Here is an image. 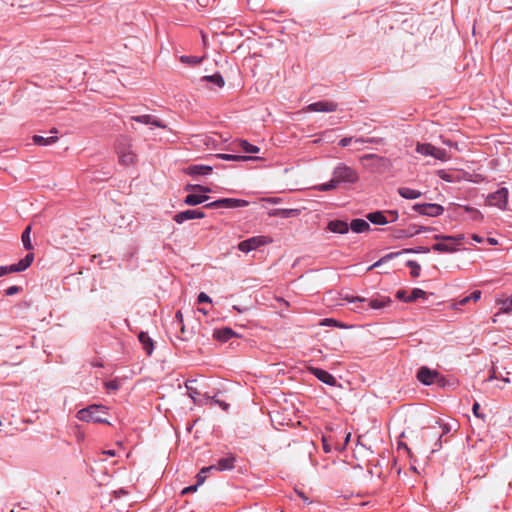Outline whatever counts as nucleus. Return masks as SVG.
<instances>
[{
    "mask_svg": "<svg viewBox=\"0 0 512 512\" xmlns=\"http://www.w3.org/2000/svg\"><path fill=\"white\" fill-rule=\"evenodd\" d=\"M358 172L346 165L345 163H338L332 172V178L327 183H322L313 187L314 190L324 192L336 189L342 183L354 184L358 182Z\"/></svg>",
    "mask_w": 512,
    "mask_h": 512,
    "instance_id": "f257e3e1",
    "label": "nucleus"
},
{
    "mask_svg": "<svg viewBox=\"0 0 512 512\" xmlns=\"http://www.w3.org/2000/svg\"><path fill=\"white\" fill-rule=\"evenodd\" d=\"M434 239L438 241L432 246L434 251L441 253H454L458 250V246L464 240V235H435Z\"/></svg>",
    "mask_w": 512,
    "mask_h": 512,
    "instance_id": "f03ea898",
    "label": "nucleus"
},
{
    "mask_svg": "<svg viewBox=\"0 0 512 512\" xmlns=\"http://www.w3.org/2000/svg\"><path fill=\"white\" fill-rule=\"evenodd\" d=\"M107 414V407L104 405L93 404L86 408H83L77 412L76 417L80 421L84 422H95V423H107V419L104 415Z\"/></svg>",
    "mask_w": 512,
    "mask_h": 512,
    "instance_id": "7ed1b4c3",
    "label": "nucleus"
},
{
    "mask_svg": "<svg viewBox=\"0 0 512 512\" xmlns=\"http://www.w3.org/2000/svg\"><path fill=\"white\" fill-rule=\"evenodd\" d=\"M119 163L124 166H131L136 163L137 156L132 150L131 140L127 137H120L115 145Z\"/></svg>",
    "mask_w": 512,
    "mask_h": 512,
    "instance_id": "20e7f679",
    "label": "nucleus"
},
{
    "mask_svg": "<svg viewBox=\"0 0 512 512\" xmlns=\"http://www.w3.org/2000/svg\"><path fill=\"white\" fill-rule=\"evenodd\" d=\"M186 190H196L198 192H201L203 194H188L185 199L184 203L190 206L199 205L205 201L208 200V196L205 195V193L211 192V190L208 187L202 186V185H188L186 187Z\"/></svg>",
    "mask_w": 512,
    "mask_h": 512,
    "instance_id": "39448f33",
    "label": "nucleus"
},
{
    "mask_svg": "<svg viewBox=\"0 0 512 512\" xmlns=\"http://www.w3.org/2000/svg\"><path fill=\"white\" fill-rule=\"evenodd\" d=\"M272 239L268 236H254L238 244V249L242 252L248 253L257 249L260 246L270 244Z\"/></svg>",
    "mask_w": 512,
    "mask_h": 512,
    "instance_id": "423d86ee",
    "label": "nucleus"
},
{
    "mask_svg": "<svg viewBox=\"0 0 512 512\" xmlns=\"http://www.w3.org/2000/svg\"><path fill=\"white\" fill-rule=\"evenodd\" d=\"M33 260H34V254L28 253L18 263H15V264H12L9 266H0V277L7 275L9 273L25 271L32 264Z\"/></svg>",
    "mask_w": 512,
    "mask_h": 512,
    "instance_id": "0eeeda50",
    "label": "nucleus"
},
{
    "mask_svg": "<svg viewBox=\"0 0 512 512\" xmlns=\"http://www.w3.org/2000/svg\"><path fill=\"white\" fill-rule=\"evenodd\" d=\"M412 209L420 215L429 217H437L444 212V207L436 203L415 204Z\"/></svg>",
    "mask_w": 512,
    "mask_h": 512,
    "instance_id": "6e6552de",
    "label": "nucleus"
},
{
    "mask_svg": "<svg viewBox=\"0 0 512 512\" xmlns=\"http://www.w3.org/2000/svg\"><path fill=\"white\" fill-rule=\"evenodd\" d=\"M416 151L424 156H432V157L442 160V161H445L448 159L447 153L445 150L436 148L431 144L418 143L416 146Z\"/></svg>",
    "mask_w": 512,
    "mask_h": 512,
    "instance_id": "1a4fd4ad",
    "label": "nucleus"
},
{
    "mask_svg": "<svg viewBox=\"0 0 512 512\" xmlns=\"http://www.w3.org/2000/svg\"><path fill=\"white\" fill-rule=\"evenodd\" d=\"M249 205V202L244 199L237 198H222L219 200H215L206 205L208 208H238V207H246Z\"/></svg>",
    "mask_w": 512,
    "mask_h": 512,
    "instance_id": "9d476101",
    "label": "nucleus"
},
{
    "mask_svg": "<svg viewBox=\"0 0 512 512\" xmlns=\"http://www.w3.org/2000/svg\"><path fill=\"white\" fill-rule=\"evenodd\" d=\"M508 200V190L502 188L488 196V204L491 206L498 207L499 209H505Z\"/></svg>",
    "mask_w": 512,
    "mask_h": 512,
    "instance_id": "9b49d317",
    "label": "nucleus"
},
{
    "mask_svg": "<svg viewBox=\"0 0 512 512\" xmlns=\"http://www.w3.org/2000/svg\"><path fill=\"white\" fill-rule=\"evenodd\" d=\"M360 161L365 168L371 169L372 171L386 162L385 158L376 154H366L360 158Z\"/></svg>",
    "mask_w": 512,
    "mask_h": 512,
    "instance_id": "f8f14e48",
    "label": "nucleus"
},
{
    "mask_svg": "<svg viewBox=\"0 0 512 512\" xmlns=\"http://www.w3.org/2000/svg\"><path fill=\"white\" fill-rule=\"evenodd\" d=\"M235 457L227 456L218 460L216 465L204 467V471H227L234 468Z\"/></svg>",
    "mask_w": 512,
    "mask_h": 512,
    "instance_id": "ddd939ff",
    "label": "nucleus"
},
{
    "mask_svg": "<svg viewBox=\"0 0 512 512\" xmlns=\"http://www.w3.org/2000/svg\"><path fill=\"white\" fill-rule=\"evenodd\" d=\"M204 216L205 214L200 210L189 209L175 214L173 219L176 223L182 224L188 220L204 218Z\"/></svg>",
    "mask_w": 512,
    "mask_h": 512,
    "instance_id": "4468645a",
    "label": "nucleus"
},
{
    "mask_svg": "<svg viewBox=\"0 0 512 512\" xmlns=\"http://www.w3.org/2000/svg\"><path fill=\"white\" fill-rule=\"evenodd\" d=\"M438 373L427 367H421L417 373V379L424 385H431L434 383Z\"/></svg>",
    "mask_w": 512,
    "mask_h": 512,
    "instance_id": "2eb2a0df",
    "label": "nucleus"
},
{
    "mask_svg": "<svg viewBox=\"0 0 512 512\" xmlns=\"http://www.w3.org/2000/svg\"><path fill=\"white\" fill-rule=\"evenodd\" d=\"M131 120L145 124V125L159 127L162 129L167 128V126L162 121H160L159 119L155 118L154 116L148 115V114L140 115V116H133V117H131Z\"/></svg>",
    "mask_w": 512,
    "mask_h": 512,
    "instance_id": "dca6fc26",
    "label": "nucleus"
},
{
    "mask_svg": "<svg viewBox=\"0 0 512 512\" xmlns=\"http://www.w3.org/2000/svg\"><path fill=\"white\" fill-rule=\"evenodd\" d=\"M307 110L313 112H333L336 110V104L328 101H319L310 104Z\"/></svg>",
    "mask_w": 512,
    "mask_h": 512,
    "instance_id": "f3484780",
    "label": "nucleus"
},
{
    "mask_svg": "<svg viewBox=\"0 0 512 512\" xmlns=\"http://www.w3.org/2000/svg\"><path fill=\"white\" fill-rule=\"evenodd\" d=\"M312 373L317 379L322 381L323 383L334 386L336 384V379L333 375H331L329 372L319 369V368H312Z\"/></svg>",
    "mask_w": 512,
    "mask_h": 512,
    "instance_id": "a211bd4d",
    "label": "nucleus"
},
{
    "mask_svg": "<svg viewBox=\"0 0 512 512\" xmlns=\"http://www.w3.org/2000/svg\"><path fill=\"white\" fill-rule=\"evenodd\" d=\"M327 229L333 233L346 234L349 231V224L342 220H332L328 223Z\"/></svg>",
    "mask_w": 512,
    "mask_h": 512,
    "instance_id": "6ab92c4d",
    "label": "nucleus"
},
{
    "mask_svg": "<svg viewBox=\"0 0 512 512\" xmlns=\"http://www.w3.org/2000/svg\"><path fill=\"white\" fill-rule=\"evenodd\" d=\"M212 171L211 166L195 164L191 165L186 169V173L189 175H207Z\"/></svg>",
    "mask_w": 512,
    "mask_h": 512,
    "instance_id": "aec40b11",
    "label": "nucleus"
},
{
    "mask_svg": "<svg viewBox=\"0 0 512 512\" xmlns=\"http://www.w3.org/2000/svg\"><path fill=\"white\" fill-rule=\"evenodd\" d=\"M349 228L355 233H363L370 229L369 223L364 219H353Z\"/></svg>",
    "mask_w": 512,
    "mask_h": 512,
    "instance_id": "412c9836",
    "label": "nucleus"
},
{
    "mask_svg": "<svg viewBox=\"0 0 512 512\" xmlns=\"http://www.w3.org/2000/svg\"><path fill=\"white\" fill-rule=\"evenodd\" d=\"M391 299L389 297H378L368 301V305L371 309L380 310L391 304Z\"/></svg>",
    "mask_w": 512,
    "mask_h": 512,
    "instance_id": "4be33fe9",
    "label": "nucleus"
},
{
    "mask_svg": "<svg viewBox=\"0 0 512 512\" xmlns=\"http://www.w3.org/2000/svg\"><path fill=\"white\" fill-rule=\"evenodd\" d=\"M195 382H196V380H191V381L186 383V388L188 390L189 397L193 400L194 404H197V405L207 404V401L205 400V397L203 399L197 400V396L200 395V393L197 391V389H195L191 385L192 383H195Z\"/></svg>",
    "mask_w": 512,
    "mask_h": 512,
    "instance_id": "5701e85b",
    "label": "nucleus"
},
{
    "mask_svg": "<svg viewBox=\"0 0 512 512\" xmlns=\"http://www.w3.org/2000/svg\"><path fill=\"white\" fill-rule=\"evenodd\" d=\"M235 335H236V333L231 328H227V327L214 331V337L222 342L228 341Z\"/></svg>",
    "mask_w": 512,
    "mask_h": 512,
    "instance_id": "b1692460",
    "label": "nucleus"
},
{
    "mask_svg": "<svg viewBox=\"0 0 512 512\" xmlns=\"http://www.w3.org/2000/svg\"><path fill=\"white\" fill-rule=\"evenodd\" d=\"M143 349L148 355H151L154 349L153 341L146 332H141L138 336Z\"/></svg>",
    "mask_w": 512,
    "mask_h": 512,
    "instance_id": "393cba45",
    "label": "nucleus"
},
{
    "mask_svg": "<svg viewBox=\"0 0 512 512\" xmlns=\"http://www.w3.org/2000/svg\"><path fill=\"white\" fill-rule=\"evenodd\" d=\"M398 193L401 197L409 200L417 199L422 195V193L419 190L408 187H400L398 189Z\"/></svg>",
    "mask_w": 512,
    "mask_h": 512,
    "instance_id": "a878e982",
    "label": "nucleus"
},
{
    "mask_svg": "<svg viewBox=\"0 0 512 512\" xmlns=\"http://www.w3.org/2000/svg\"><path fill=\"white\" fill-rule=\"evenodd\" d=\"M367 219L376 225H384L389 222L385 214L381 211L372 212L367 215Z\"/></svg>",
    "mask_w": 512,
    "mask_h": 512,
    "instance_id": "bb28decb",
    "label": "nucleus"
},
{
    "mask_svg": "<svg viewBox=\"0 0 512 512\" xmlns=\"http://www.w3.org/2000/svg\"><path fill=\"white\" fill-rule=\"evenodd\" d=\"M58 138L56 136L43 137L40 135L33 136V142L39 146H49L56 143Z\"/></svg>",
    "mask_w": 512,
    "mask_h": 512,
    "instance_id": "cd10ccee",
    "label": "nucleus"
},
{
    "mask_svg": "<svg viewBox=\"0 0 512 512\" xmlns=\"http://www.w3.org/2000/svg\"><path fill=\"white\" fill-rule=\"evenodd\" d=\"M298 214L299 211L296 209H274L269 213L270 216H280L282 218H289Z\"/></svg>",
    "mask_w": 512,
    "mask_h": 512,
    "instance_id": "c85d7f7f",
    "label": "nucleus"
},
{
    "mask_svg": "<svg viewBox=\"0 0 512 512\" xmlns=\"http://www.w3.org/2000/svg\"><path fill=\"white\" fill-rule=\"evenodd\" d=\"M218 158L226 161H246V160H257L258 157L234 155V154H218Z\"/></svg>",
    "mask_w": 512,
    "mask_h": 512,
    "instance_id": "c756f323",
    "label": "nucleus"
},
{
    "mask_svg": "<svg viewBox=\"0 0 512 512\" xmlns=\"http://www.w3.org/2000/svg\"><path fill=\"white\" fill-rule=\"evenodd\" d=\"M238 146L243 152L248 154H255L260 151V148L258 146L253 145L246 140H240L238 142Z\"/></svg>",
    "mask_w": 512,
    "mask_h": 512,
    "instance_id": "7c9ffc66",
    "label": "nucleus"
},
{
    "mask_svg": "<svg viewBox=\"0 0 512 512\" xmlns=\"http://www.w3.org/2000/svg\"><path fill=\"white\" fill-rule=\"evenodd\" d=\"M352 142L356 143H373L375 142L373 138L364 139V138H353V137H344L339 141V145L342 147H347Z\"/></svg>",
    "mask_w": 512,
    "mask_h": 512,
    "instance_id": "2f4dec72",
    "label": "nucleus"
},
{
    "mask_svg": "<svg viewBox=\"0 0 512 512\" xmlns=\"http://www.w3.org/2000/svg\"><path fill=\"white\" fill-rule=\"evenodd\" d=\"M30 234H31V226H27L21 236L22 244L26 250H32L34 248L32 241H31Z\"/></svg>",
    "mask_w": 512,
    "mask_h": 512,
    "instance_id": "473e14b6",
    "label": "nucleus"
},
{
    "mask_svg": "<svg viewBox=\"0 0 512 512\" xmlns=\"http://www.w3.org/2000/svg\"><path fill=\"white\" fill-rule=\"evenodd\" d=\"M201 80L211 82L215 84L217 87H223L225 84L223 77L218 73L209 76H204L202 77Z\"/></svg>",
    "mask_w": 512,
    "mask_h": 512,
    "instance_id": "72a5a7b5",
    "label": "nucleus"
},
{
    "mask_svg": "<svg viewBox=\"0 0 512 512\" xmlns=\"http://www.w3.org/2000/svg\"><path fill=\"white\" fill-rule=\"evenodd\" d=\"M320 325L321 326H334V327H338L341 329L349 328V326H347L344 323L339 322L333 318H325V319L321 320Z\"/></svg>",
    "mask_w": 512,
    "mask_h": 512,
    "instance_id": "f704fd0d",
    "label": "nucleus"
},
{
    "mask_svg": "<svg viewBox=\"0 0 512 512\" xmlns=\"http://www.w3.org/2000/svg\"><path fill=\"white\" fill-rule=\"evenodd\" d=\"M498 304L501 305L500 312L501 313H510L512 311V295L504 300H498Z\"/></svg>",
    "mask_w": 512,
    "mask_h": 512,
    "instance_id": "c9c22d12",
    "label": "nucleus"
},
{
    "mask_svg": "<svg viewBox=\"0 0 512 512\" xmlns=\"http://www.w3.org/2000/svg\"><path fill=\"white\" fill-rule=\"evenodd\" d=\"M406 265L411 269L410 274L412 277L416 278L420 275L421 267L416 261L409 260Z\"/></svg>",
    "mask_w": 512,
    "mask_h": 512,
    "instance_id": "e433bc0d",
    "label": "nucleus"
},
{
    "mask_svg": "<svg viewBox=\"0 0 512 512\" xmlns=\"http://www.w3.org/2000/svg\"><path fill=\"white\" fill-rule=\"evenodd\" d=\"M426 295L425 291L419 288H415L412 290L411 294L405 299L407 302L414 301L418 298H424Z\"/></svg>",
    "mask_w": 512,
    "mask_h": 512,
    "instance_id": "4c0bfd02",
    "label": "nucleus"
},
{
    "mask_svg": "<svg viewBox=\"0 0 512 512\" xmlns=\"http://www.w3.org/2000/svg\"><path fill=\"white\" fill-rule=\"evenodd\" d=\"M400 252H396V253H390V254H387L385 255L384 257H382L380 260H378L377 262H375L374 264H372L371 266L368 267V270H372L376 267H379L383 262L389 260V259H392L393 257L399 255Z\"/></svg>",
    "mask_w": 512,
    "mask_h": 512,
    "instance_id": "58836bf2",
    "label": "nucleus"
},
{
    "mask_svg": "<svg viewBox=\"0 0 512 512\" xmlns=\"http://www.w3.org/2000/svg\"><path fill=\"white\" fill-rule=\"evenodd\" d=\"M202 57H191V56H181L180 60L183 63L197 65L202 61Z\"/></svg>",
    "mask_w": 512,
    "mask_h": 512,
    "instance_id": "ea45409f",
    "label": "nucleus"
},
{
    "mask_svg": "<svg viewBox=\"0 0 512 512\" xmlns=\"http://www.w3.org/2000/svg\"><path fill=\"white\" fill-rule=\"evenodd\" d=\"M343 299L351 304L363 303V302L367 301V299H365V298L354 297L352 295H345Z\"/></svg>",
    "mask_w": 512,
    "mask_h": 512,
    "instance_id": "a19ab883",
    "label": "nucleus"
},
{
    "mask_svg": "<svg viewBox=\"0 0 512 512\" xmlns=\"http://www.w3.org/2000/svg\"><path fill=\"white\" fill-rule=\"evenodd\" d=\"M205 400L208 402H211V403H214V404H217L219 405L223 410H227L228 408V404L223 402V401H220V400H217L215 398H210L209 396H205Z\"/></svg>",
    "mask_w": 512,
    "mask_h": 512,
    "instance_id": "79ce46f5",
    "label": "nucleus"
},
{
    "mask_svg": "<svg viewBox=\"0 0 512 512\" xmlns=\"http://www.w3.org/2000/svg\"><path fill=\"white\" fill-rule=\"evenodd\" d=\"M209 471H204V468H202L200 470V472L197 474V487L201 484H203L206 480V473H208Z\"/></svg>",
    "mask_w": 512,
    "mask_h": 512,
    "instance_id": "37998d69",
    "label": "nucleus"
},
{
    "mask_svg": "<svg viewBox=\"0 0 512 512\" xmlns=\"http://www.w3.org/2000/svg\"><path fill=\"white\" fill-rule=\"evenodd\" d=\"M19 291H20V287H18L16 285H13V286H10V287H8L6 289L5 294L7 296H12L14 294H17Z\"/></svg>",
    "mask_w": 512,
    "mask_h": 512,
    "instance_id": "c03bdc74",
    "label": "nucleus"
},
{
    "mask_svg": "<svg viewBox=\"0 0 512 512\" xmlns=\"http://www.w3.org/2000/svg\"><path fill=\"white\" fill-rule=\"evenodd\" d=\"M211 298L204 292H201L198 295V302L199 303H211Z\"/></svg>",
    "mask_w": 512,
    "mask_h": 512,
    "instance_id": "a18cd8bd",
    "label": "nucleus"
},
{
    "mask_svg": "<svg viewBox=\"0 0 512 512\" xmlns=\"http://www.w3.org/2000/svg\"><path fill=\"white\" fill-rule=\"evenodd\" d=\"M106 389L111 390H117L119 388L118 382L116 380H112L105 383Z\"/></svg>",
    "mask_w": 512,
    "mask_h": 512,
    "instance_id": "49530a36",
    "label": "nucleus"
},
{
    "mask_svg": "<svg viewBox=\"0 0 512 512\" xmlns=\"http://www.w3.org/2000/svg\"><path fill=\"white\" fill-rule=\"evenodd\" d=\"M403 252H405V253H410V252H415V253H419V252L427 253V252H429V248H427V247H418L417 249H405Z\"/></svg>",
    "mask_w": 512,
    "mask_h": 512,
    "instance_id": "de8ad7c7",
    "label": "nucleus"
},
{
    "mask_svg": "<svg viewBox=\"0 0 512 512\" xmlns=\"http://www.w3.org/2000/svg\"><path fill=\"white\" fill-rule=\"evenodd\" d=\"M469 297H470V300L478 301L481 298V291L475 290L471 293V295Z\"/></svg>",
    "mask_w": 512,
    "mask_h": 512,
    "instance_id": "09e8293b",
    "label": "nucleus"
},
{
    "mask_svg": "<svg viewBox=\"0 0 512 512\" xmlns=\"http://www.w3.org/2000/svg\"><path fill=\"white\" fill-rule=\"evenodd\" d=\"M322 442H323V449L326 453H330L332 451V448L331 446L328 444V440L323 437L322 438Z\"/></svg>",
    "mask_w": 512,
    "mask_h": 512,
    "instance_id": "8fccbe9b",
    "label": "nucleus"
},
{
    "mask_svg": "<svg viewBox=\"0 0 512 512\" xmlns=\"http://www.w3.org/2000/svg\"><path fill=\"white\" fill-rule=\"evenodd\" d=\"M197 488H198L197 485L188 486L182 490V494L185 495L190 492H195L197 490Z\"/></svg>",
    "mask_w": 512,
    "mask_h": 512,
    "instance_id": "3c124183",
    "label": "nucleus"
},
{
    "mask_svg": "<svg viewBox=\"0 0 512 512\" xmlns=\"http://www.w3.org/2000/svg\"><path fill=\"white\" fill-rule=\"evenodd\" d=\"M479 409H480V405H479V403L475 402V403L473 404L472 411H473V413H474V415H475L476 417H481V416H480V414H479V412H478V411H479Z\"/></svg>",
    "mask_w": 512,
    "mask_h": 512,
    "instance_id": "603ef678",
    "label": "nucleus"
},
{
    "mask_svg": "<svg viewBox=\"0 0 512 512\" xmlns=\"http://www.w3.org/2000/svg\"><path fill=\"white\" fill-rule=\"evenodd\" d=\"M102 454L114 457L117 455V452L115 450H103Z\"/></svg>",
    "mask_w": 512,
    "mask_h": 512,
    "instance_id": "864d4df0",
    "label": "nucleus"
},
{
    "mask_svg": "<svg viewBox=\"0 0 512 512\" xmlns=\"http://www.w3.org/2000/svg\"><path fill=\"white\" fill-rule=\"evenodd\" d=\"M263 201H266V202L271 203V204H278L279 203V198H274V197L264 198Z\"/></svg>",
    "mask_w": 512,
    "mask_h": 512,
    "instance_id": "5fc2aeb1",
    "label": "nucleus"
},
{
    "mask_svg": "<svg viewBox=\"0 0 512 512\" xmlns=\"http://www.w3.org/2000/svg\"><path fill=\"white\" fill-rule=\"evenodd\" d=\"M388 215L391 217L389 221H395L398 218V213L396 211H388Z\"/></svg>",
    "mask_w": 512,
    "mask_h": 512,
    "instance_id": "6e6d98bb",
    "label": "nucleus"
},
{
    "mask_svg": "<svg viewBox=\"0 0 512 512\" xmlns=\"http://www.w3.org/2000/svg\"><path fill=\"white\" fill-rule=\"evenodd\" d=\"M472 239H473L475 242H478V243H481V242H483V240H484L482 237H480V236H478V235H476V234H474V235L472 236Z\"/></svg>",
    "mask_w": 512,
    "mask_h": 512,
    "instance_id": "4d7b16f0",
    "label": "nucleus"
},
{
    "mask_svg": "<svg viewBox=\"0 0 512 512\" xmlns=\"http://www.w3.org/2000/svg\"><path fill=\"white\" fill-rule=\"evenodd\" d=\"M470 301V297L467 296V297H464L463 299L460 300L459 304L460 305H465L467 304L468 302Z\"/></svg>",
    "mask_w": 512,
    "mask_h": 512,
    "instance_id": "13d9d810",
    "label": "nucleus"
},
{
    "mask_svg": "<svg viewBox=\"0 0 512 512\" xmlns=\"http://www.w3.org/2000/svg\"><path fill=\"white\" fill-rule=\"evenodd\" d=\"M352 310L358 313H362L365 309H363L359 305H356L355 307L352 308Z\"/></svg>",
    "mask_w": 512,
    "mask_h": 512,
    "instance_id": "bf43d9fd",
    "label": "nucleus"
},
{
    "mask_svg": "<svg viewBox=\"0 0 512 512\" xmlns=\"http://www.w3.org/2000/svg\"><path fill=\"white\" fill-rule=\"evenodd\" d=\"M176 319H177L180 323H182V322H183V315H182L181 311H178V312L176 313Z\"/></svg>",
    "mask_w": 512,
    "mask_h": 512,
    "instance_id": "052dcab7",
    "label": "nucleus"
},
{
    "mask_svg": "<svg viewBox=\"0 0 512 512\" xmlns=\"http://www.w3.org/2000/svg\"><path fill=\"white\" fill-rule=\"evenodd\" d=\"M487 241L489 242V244L491 245H496L497 244V240L494 239V238H488Z\"/></svg>",
    "mask_w": 512,
    "mask_h": 512,
    "instance_id": "680f3d73",
    "label": "nucleus"
},
{
    "mask_svg": "<svg viewBox=\"0 0 512 512\" xmlns=\"http://www.w3.org/2000/svg\"><path fill=\"white\" fill-rule=\"evenodd\" d=\"M397 297L400 298V299H404V300L406 299V298H404V292L403 291H398L397 292Z\"/></svg>",
    "mask_w": 512,
    "mask_h": 512,
    "instance_id": "e2e57ef3",
    "label": "nucleus"
},
{
    "mask_svg": "<svg viewBox=\"0 0 512 512\" xmlns=\"http://www.w3.org/2000/svg\"><path fill=\"white\" fill-rule=\"evenodd\" d=\"M351 434L348 433L345 437V444H347L350 441Z\"/></svg>",
    "mask_w": 512,
    "mask_h": 512,
    "instance_id": "0e129e2a",
    "label": "nucleus"
},
{
    "mask_svg": "<svg viewBox=\"0 0 512 512\" xmlns=\"http://www.w3.org/2000/svg\"><path fill=\"white\" fill-rule=\"evenodd\" d=\"M125 492L121 489L119 491H115V494L118 495V494H124Z\"/></svg>",
    "mask_w": 512,
    "mask_h": 512,
    "instance_id": "69168bd1",
    "label": "nucleus"
},
{
    "mask_svg": "<svg viewBox=\"0 0 512 512\" xmlns=\"http://www.w3.org/2000/svg\"><path fill=\"white\" fill-rule=\"evenodd\" d=\"M496 379L495 372L490 376L489 380Z\"/></svg>",
    "mask_w": 512,
    "mask_h": 512,
    "instance_id": "338daca9",
    "label": "nucleus"
},
{
    "mask_svg": "<svg viewBox=\"0 0 512 512\" xmlns=\"http://www.w3.org/2000/svg\"><path fill=\"white\" fill-rule=\"evenodd\" d=\"M199 312H201V313H203V314H207V311H206V310H204V309H202V308H200V309H199Z\"/></svg>",
    "mask_w": 512,
    "mask_h": 512,
    "instance_id": "774afa93",
    "label": "nucleus"
}]
</instances>
